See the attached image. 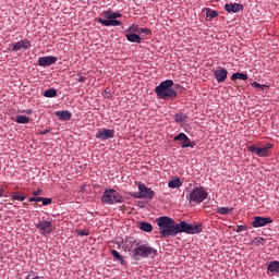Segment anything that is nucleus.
<instances>
[{
    "instance_id": "393cba45",
    "label": "nucleus",
    "mask_w": 279,
    "mask_h": 279,
    "mask_svg": "<svg viewBox=\"0 0 279 279\" xmlns=\"http://www.w3.org/2000/svg\"><path fill=\"white\" fill-rule=\"evenodd\" d=\"M169 189H180V186H182V181H180V179H172L171 181H169L168 183Z\"/></svg>"
},
{
    "instance_id": "a878e982",
    "label": "nucleus",
    "mask_w": 279,
    "mask_h": 279,
    "mask_svg": "<svg viewBox=\"0 0 279 279\" xmlns=\"http://www.w3.org/2000/svg\"><path fill=\"white\" fill-rule=\"evenodd\" d=\"M140 230H143L144 232H151L154 227L151 223L143 221L140 223Z\"/></svg>"
},
{
    "instance_id": "412c9836",
    "label": "nucleus",
    "mask_w": 279,
    "mask_h": 279,
    "mask_svg": "<svg viewBox=\"0 0 279 279\" xmlns=\"http://www.w3.org/2000/svg\"><path fill=\"white\" fill-rule=\"evenodd\" d=\"M219 16V12L206 9V21H213V19H217Z\"/></svg>"
},
{
    "instance_id": "4c0bfd02",
    "label": "nucleus",
    "mask_w": 279,
    "mask_h": 279,
    "mask_svg": "<svg viewBox=\"0 0 279 279\" xmlns=\"http://www.w3.org/2000/svg\"><path fill=\"white\" fill-rule=\"evenodd\" d=\"M252 86H254V88H260L262 90H265V85H260L259 83H257V82H254L253 84H252Z\"/></svg>"
},
{
    "instance_id": "37998d69",
    "label": "nucleus",
    "mask_w": 279,
    "mask_h": 279,
    "mask_svg": "<svg viewBox=\"0 0 279 279\" xmlns=\"http://www.w3.org/2000/svg\"><path fill=\"white\" fill-rule=\"evenodd\" d=\"M105 97L107 98V99H110V97H112V94H110V92H108V89H105Z\"/></svg>"
},
{
    "instance_id": "79ce46f5",
    "label": "nucleus",
    "mask_w": 279,
    "mask_h": 279,
    "mask_svg": "<svg viewBox=\"0 0 279 279\" xmlns=\"http://www.w3.org/2000/svg\"><path fill=\"white\" fill-rule=\"evenodd\" d=\"M51 132V129H45L44 131L40 132L41 136H45V134H49Z\"/></svg>"
},
{
    "instance_id": "ea45409f",
    "label": "nucleus",
    "mask_w": 279,
    "mask_h": 279,
    "mask_svg": "<svg viewBox=\"0 0 279 279\" xmlns=\"http://www.w3.org/2000/svg\"><path fill=\"white\" fill-rule=\"evenodd\" d=\"M40 199H43L40 196H34V197H29L28 202H40Z\"/></svg>"
},
{
    "instance_id": "9b49d317",
    "label": "nucleus",
    "mask_w": 279,
    "mask_h": 279,
    "mask_svg": "<svg viewBox=\"0 0 279 279\" xmlns=\"http://www.w3.org/2000/svg\"><path fill=\"white\" fill-rule=\"evenodd\" d=\"M12 51H27V49L32 48V41L29 39H22L17 43H12Z\"/></svg>"
},
{
    "instance_id": "f03ea898",
    "label": "nucleus",
    "mask_w": 279,
    "mask_h": 279,
    "mask_svg": "<svg viewBox=\"0 0 279 279\" xmlns=\"http://www.w3.org/2000/svg\"><path fill=\"white\" fill-rule=\"evenodd\" d=\"M159 234L163 238L175 236L178 234V222L171 217L162 216L156 219Z\"/></svg>"
},
{
    "instance_id": "aec40b11",
    "label": "nucleus",
    "mask_w": 279,
    "mask_h": 279,
    "mask_svg": "<svg viewBox=\"0 0 279 279\" xmlns=\"http://www.w3.org/2000/svg\"><path fill=\"white\" fill-rule=\"evenodd\" d=\"M125 38L129 40V43H137V45L143 43V38H141V36L136 33L126 34Z\"/></svg>"
},
{
    "instance_id": "09e8293b",
    "label": "nucleus",
    "mask_w": 279,
    "mask_h": 279,
    "mask_svg": "<svg viewBox=\"0 0 279 279\" xmlns=\"http://www.w3.org/2000/svg\"><path fill=\"white\" fill-rule=\"evenodd\" d=\"M132 26H130L125 32L129 33V32H132Z\"/></svg>"
},
{
    "instance_id": "ddd939ff",
    "label": "nucleus",
    "mask_w": 279,
    "mask_h": 279,
    "mask_svg": "<svg viewBox=\"0 0 279 279\" xmlns=\"http://www.w3.org/2000/svg\"><path fill=\"white\" fill-rule=\"evenodd\" d=\"M56 62H58V57L54 56L40 57L37 61L38 66H51Z\"/></svg>"
},
{
    "instance_id": "dca6fc26",
    "label": "nucleus",
    "mask_w": 279,
    "mask_h": 279,
    "mask_svg": "<svg viewBox=\"0 0 279 279\" xmlns=\"http://www.w3.org/2000/svg\"><path fill=\"white\" fill-rule=\"evenodd\" d=\"M97 23H100V25H105V27H119L121 26V21L118 20H104L101 17L97 19Z\"/></svg>"
},
{
    "instance_id": "7ed1b4c3",
    "label": "nucleus",
    "mask_w": 279,
    "mask_h": 279,
    "mask_svg": "<svg viewBox=\"0 0 279 279\" xmlns=\"http://www.w3.org/2000/svg\"><path fill=\"white\" fill-rule=\"evenodd\" d=\"M173 80H166L161 82L155 88L158 99H166V101H169V99H175V97H178V92L173 89Z\"/></svg>"
},
{
    "instance_id": "9d476101",
    "label": "nucleus",
    "mask_w": 279,
    "mask_h": 279,
    "mask_svg": "<svg viewBox=\"0 0 279 279\" xmlns=\"http://www.w3.org/2000/svg\"><path fill=\"white\" fill-rule=\"evenodd\" d=\"M274 223L270 217L256 216L252 222L253 228H265V226Z\"/></svg>"
},
{
    "instance_id": "7c9ffc66",
    "label": "nucleus",
    "mask_w": 279,
    "mask_h": 279,
    "mask_svg": "<svg viewBox=\"0 0 279 279\" xmlns=\"http://www.w3.org/2000/svg\"><path fill=\"white\" fill-rule=\"evenodd\" d=\"M217 213L219 215H230V213H232V208H228V207H218L217 208Z\"/></svg>"
},
{
    "instance_id": "c03bdc74",
    "label": "nucleus",
    "mask_w": 279,
    "mask_h": 279,
    "mask_svg": "<svg viewBox=\"0 0 279 279\" xmlns=\"http://www.w3.org/2000/svg\"><path fill=\"white\" fill-rule=\"evenodd\" d=\"M77 82L84 83L86 82V77L85 76H78V78H76Z\"/></svg>"
},
{
    "instance_id": "2eb2a0df",
    "label": "nucleus",
    "mask_w": 279,
    "mask_h": 279,
    "mask_svg": "<svg viewBox=\"0 0 279 279\" xmlns=\"http://www.w3.org/2000/svg\"><path fill=\"white\" fill-rule=\"evenodd\" d=\"M214 77L218 83H222L225 80H228V70H226V68L219 66L214 71Z\"/></svg>"
},
{
    "instance_id": "a19ab883",
    "label": "nucleus",
    "mask_w": 279,
    "mask_h": 279,
    "mask_svg": "<svg viewBox=\"0 0 279 279\" xmlns=\"http://www.w3.org/2000/svg\"><path fill=\"white\" fill-rule=\"evenodd\" d=\"M121 16H123V14H121V12H113V20L117 21V19H121Z\"/></svg>"
},
{
    "instance_id": "f257e3e1",
    "label": "nucleus",
    "mask_w": 279,
    "mask_h": 279,
    "mask_svg": "<svg viewBox=\"0 0 279 279\" xmlns=\"http://www.w3.org/2000/svg\"><path fill=\"white\" fill-rule=\"evenodd\" d=\"M131 247H134L132 251L133 260H141V258H155V256H158V251L149 245V243L141 244V242L135 240L132 242Z\"/></svg>"
},
{
    "instance_id": "49530a36",
    "label": "nucleus",
    "mask_w": 279,
    "mask_h": 279,
    "mask_svg": "<svg viewBox=\"0 0 279 279\" xmlns=\"http://www.w3.org/2000/svg\"><path fill=\"white\" fill-rule=\"evenodd\" d=\"M40 193H43V190H38V191L33 192V195L36 197V196L40 195Z\"/></svg>"
},
{
    "instance_id": "cd10ccee",
    "label": "nucleus",
    "mask_w": 279,
    "mask_h": 279,
    "mask_svg": "<svg viewBox=\"0 0 279 279\" xmlns=\"http://www.w3.org/2000/svg\"><path fill=\"white\" fill-rule=\"evenodd\" d=\"M44 97H48V98L58 97V90H56L54 88L46 89L44 92Z\"/></svg>"
},
{
    "instance_id": "72a5a7b5",
    "label": "nucleus",
    "mask_w": 279,
    "mask_h": 279,
    "mask_svg": "<svg viewBox=\"0 0 279 279\" xmlns=\"http://www.w3.org/2000/svg\"><path fill=\"white\" fill-rule=\"evenodd\" d=\"M26 279H46V278L36 275V272H34V271H31V272L28 274V276L26 277Z\"/></svg>"
},
{
    "instance_id": "f8f14e48",
    "label": "nucleus",
    "mask_w": 279,
    "mask_h": 279,
    "mask_svg": "<svg viewBox=\"0 0 279 279\" xmlns=\"http://www.w3.org/2000/svg\"><path fill=\"white\" fill-rule=\"evenodd\" d=\"M99 141H108V138H114V130L100 129L95 135Z\"/></svg>"
},
{
    "instance_id": "a18cd8bd",
    "label": "nucleus",
    "mask_w": 279,
    "mask_h": 279,
    "mask_svg": "<svg viewBox=\"0 0 279 279\" xmlns=\"http://www.w3.org/2000/svg\"><path fill=\"white\" fill-rule=\"evenodd\" d=\"M24 114H32L34 112L32 109H25L22 111Z\"/></svg>"
},
{
    "instance_id": "c756f323",
    "label": "nucleus",
    "mask_w": 279,
    "mask_h": 279,
    "mask_svg": "<svg viewBox=\"0 0 279 279\" xmlns=\"http://www.w3.org/2000/svg\"><path fill=\"white\" fill-rule=\"evenodd\" d=\"M102 16H105L107 21H112L114 20V12H112V10L104 11Z\"/></svg>"
},
{
    "instance_id": "f704fd0d",
    "label": "nucleus",
    "mask_w": 279,
    "mask_h": 279,
    "mask_svg": "<svg viewBox=\"0 0 279 279\" xmlns=\"http://www.w3.org/2000/svg\"><path fill=\"white\" fill-rule=\"evenodd\" d=\"M245 231H247V226H245V225H240V226H238V229H234V232H245Z\"/></svg>"
},
{
    "instance_id": "8fccbe9b",
    "label": "nucleus",
    "mask_w": 279,
    "mask_h": 279,
    "mask_svg": "<svg viewBox=\"0 0 279 279\" xmlns=\"http://www.w3.org/2000/svg\"><path fill=\"white\" fill-rule=\"evenodd\" d=\"M260 241H264V239H263V238H260Z\"/></svg>"
},
{
    "instance_id": "423d86ee",
    "label": "nucleus",
    "mask_w": 279,
    "mask_h": 279,
    "mask_svg": "<svg viewBox=\"0 0 279 279\" xmlns=\"http://www.w3.org/2000/svg\"><path fill=\"white\" fill-rule=\"evenodd\" d=\"M272 148H274V144L271 143H267L262 147L254 144L248 146V151H251V154H255V156H258L259 158H267V156H270Z\"/></svg>"
},
{
    "instance_id": "58836bf2",
    "label": "nucleus",
    "mask_w": 279,
    "mask_h": 279,
    "mask_svg": "<svg viewBox=\"0 0 279 279\" xmlns=\"http://www.w3.org/2000/svg\"><path fill=\"white\" fill-rule=\"evenodd\" d=\"M133 29H132V33L134 34V33H137L138 34V32H141V28L138 27V25H132L131 26Z\"/></svg>"
},
{
    "instance_id": "5701e85b",
    "label": "nucleus",
    "mask_w": 279,
    "mask_h": 279,
    "mask_svg": "<svg viewBox=\"0 0 279 279\" xmlns=\"http://www.w3.org/2000/svg\"><path fill=\"white\" fill-rule=\"evenodd\" d=\"M173 119L177 123H184V121L189 119V116L186 113L180 112V113H175Z\"/></svg>"
},
{
    "instance_id": "39448f33",
    "label": "nucleus",
    "mask_w": 279,
    "mask_h": 279,
    "mask_svg": "<svg viewBox=\"0 0 279 279\" xmlns=\"http://www.w3.org/2000/svg\"><path fill=\"white\" fill-rule=\"evenodd\" d=\"M101 202L102 204L108 205L123 204V196H121V194H119V192H117L116 190L110 189L104 192Z\"/></svg>"
},
{
    "instance_id": "bb28decb",
    "label": "nucleus",
    "mask_w": 279,
    "mask_h": 279,
    "mask_svg": "<svg viewBox=\"0 0 279 279\" xmlns=\"http://www.w3.org/2000/svg\"><path fill=\"white\" fill-rule=\"evenodd\" d=\"M189 223L186 221H181L180 223H178V234H180L181 232H187L189 230Z\"/></svg>"
},
{
    "instance_id": "20e7f679",
    "label": "nucleus",
    "mask_w": 279,
    "mask_h": 279,
    "mask_svg": "<svg viewBox=\"0 0 279 279\" xmlns=\"http://www.w3.org/2000/svg\"><path fill=\"white\" fill-rule=\"evenodd\" d=\"M208 197V192L203 186H195L192 191H190L187 199L191 206H197V204H202Z\"/></svg>"
},
{
    "instance_id": "0eeeda50",
    "label": "nucleus",
    "mask_w": 279,
    "mask_h": 279,
    "mask_svg": "<svg viewBox=\"0 0 279 279\" xmlns=\"http://www.w3.org/2000/svg\"><path fill=\"white\" fill-rule=\"evenodd\" d=\"M138 191L137 195H133L135 199H154V195H156V192L143 183H138Z\"/></svg>"
},
{
    "instance_id": "de8ad7c7",
    "label": "nucleus",
    "mask_w": 279,
    "mask_h": 279,
    "mask_svg": "<svg viewBox=\"0 0 279 279\" xmlns=\"http://www.w3.org/2000/svg\"><path fill=\"white\" fill-rule=\"evenodd\" d=\"M4 193H5V190L3 187H0V197H3Z\"/></svg>"
},
{
    "instance_id": "4be33fe9",
    "label": "nucleus",
    "mask_w": 279,
    "mask_h": 279,
    "mask_svg": "<svg viewBox=\"0 0 279 279\" xmlns=\"http://www.w3.org/2000/svg\"><path fill=\"white\" fill-rule=\"evenodd\" d=\"M248 78L247 74L245 73H233L231 76V81L232 82H236V80H242L243 82H245Z\"/></svg>"
},
{
    "instance_id": "e433bc0d",
    "label": "nucleus",
    "mask_w": 279,
    "mask_h": 279,
    "mask_svg": "<svg viewBox=\"0 0 279 279\" xmlns=\"http://www.w3.org/2000/svg\"><path fill=\"white\" fill-rule=\"evenodd\" d=\"M77 234H78V236H88V234H90V233L88 232V230L83 229V230H80L77 232Z\"/></svg>"
},
{
    "instance_id": "6ab92c4d",
    "label": "nucleus",
    "mask_w": 279,
    "mask_h": 279,
    "mask_svg": "<svg viewBox=\"0 0 279 279\" xmlns=\"http://www.w3.org/2000/svg\"><path fill=\"white\" fill-rule=\"evenodd\" d=\"M202 223L198 225H189L187 231L185 234H199L202 232Z\"/></svg>"
},
{
    "instance_id": "a211bd4d",
    "label": "nucleus",
    "mask_w": 279,
    "mask_h": 279,
    "mask_svg": "<svg viewBox=\"0 0 279 279\" xmlns=\"http://www.w3.org/2000/svg\"><path fill=\"white\" fill-rule=\"evenodd\" d=\"M267 274H279V260L269 262L267 265Z\"/></svg>"
},
{
    "instance_id": "6e6552de",
    "label": "nucleus",
    "mask_w": 279,
    "mask_h": 279,
    "mask_svg": "<svg viewBox=\"0 0 279 279\" xmlns=\"http://www.w3.org/2000/svg\"><path fill=\"white\" fill-rule=\"evenodd\" d=\"M174 141L181 143L182 149H186V147H191V149H193V147H195V141H191V138H189L184 133H179L174 136Z\"/></svg>"
},
{
    "instance_id": "c9c22d12",
    "label": "nucleus",
    "mask_w": 279,
    "mask_h": 279,
    "mask_svg": "<svg viewBox=\"0 0 279 279\" xmlns=\"http://www.w3.org/2000/svg\"><path fill=\"white\" fill-rule=\"evenodd\" d=\"M40 202H43V206H49V204H51L52 199L41 197Z\"/></svg>"
},
{
    "instance_id": "b1692460",
    "label": "nucleus",
    "mask_w": 279,
    "mask_h": 279,
    "mask_svg": "<svg viewBox=\"0 0 279 279\" xmlns=\"http://www.w3.org/2000/svg\"><path fill=\"white\" fill-rule=\"evenodd\" d=\"M111 256L114 258V260H118L120 264L125 265V259L120 255V253L117 250H111Z\"/></svg>"
},
{
    "instance_id": "473e14b6",
    "label": "nucleus",
    "mask_w": 279,
    "mask_h": 279,
    "mask_svg": "<svg viewBox=\"0 0 279 279\" xmlns=\"http://www.w3.org/2000/svg\"><path fill=\"white\" fill-rule=\"evenodd\" d=\"M12 199H16L17 202H25V196H23L19 193H13Z\"/></svg>"
},
{
    "instance_id": "4468645a",
    "label": "nucleus",
    "mask_w": 279,
    "mask_h": 279,
    "mask_svg": "<svg viewBox=\"0 0 279 279\" xmlns=\"http://www.w3.org/2000/svg\"><path fill=\"white\" fill-rule=\"evenodd\" d=\"M225 10L229 14H236V12H243V4L230 2L225 4Z\"/></svg>"
},
{
    "instance_id": "c85d7f7f",
    "label": "nucleus",
    "mask_w": 279,
    "mask_h": 279,
    "mask_svg": "<svg viewBox=\"0 0 279 279\" xmlns=\"http://www.w3.org/2000/svg\"><path fill=\"white\" fill-rule=\"evenodd\" d=\"M15 122L20 123L22 125H25V124L29 123V117H27V116H17L16 119H15Z\"/></svg>"
},
{
    "instance_id": "2f4dec72",
    "label": "nucleus",
    "mask_w": 279,
    "mask_h": 279,
    "mask_svg": "<svg viewBox=\"0 0 279 279\" xmlns=\"http://www.w3.org/2000/svg\"><path fill=\"white\" fill-rule=\"evenodd\" d=\"M138 34H140V36H151V29H149V28H140Z\"/></svg>"
},
{
    "instance_id": "f3484780",
    "label": "nucleus",
    "mask_w": 279,
    "mask_h": 279,
    "mask_svg": "<svg viewBox=\"0 0 279 279\" xmlns=\"http://www.w3.org/2000/svg\"><path fill=\"white\" fill-rule=\"evenodd\" d=\"M54 114L60 121H71L72 118V113L69 110L56 111Z\"/></svg>"
},
{
    "instance_id": "1a4fd4ad",
    "label": "nucleus",
    "mask_w": 279,
    "mask_h": 279,
    "mask_svg": "<svg viewBox=\"0 0 279 279\" xmlns=\"http://www.w3.org/2000/svg\"><path fill=\"white\" fill-rule=\"evenodd\" d=\"M37 230H40L41 234H51V232H53V230H56V227L53 226V222L51 221H39L36 225Z\"/></svg>"
}]
</instances>
